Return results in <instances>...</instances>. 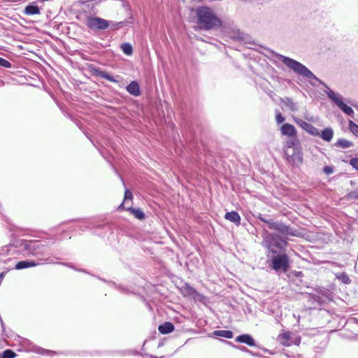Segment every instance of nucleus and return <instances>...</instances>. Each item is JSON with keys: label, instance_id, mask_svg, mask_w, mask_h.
Listing matches in <instances>:
<instances>
[{"label": "nucleus", "instance_id": "2", "mask_svg": "<svg viewBox=\"0 0 358 358\" xmlns=\"http://www.w3.org/2000/svg\"><path fill=\"white\" fill-rule=\"evenodd\" d=\"M196 24L201 30L210 31L222 26L221 20L215 12L208 6H200L196 10Z\"/></svg>", "mask_w": 358, "mask_h": 358}, {"label": "nucleus", "instance_id": "25", "mask_svg": "<svg viewBox=\"0 0 358 358\" xmlns=\"http://www.w3.org/2000/svg\"><path fill=\"white\" fill-rule=\"evenodd\" d=\"M349 128L352 133L358 136V125L352 122V120L349 121Z\"/></svg>", "mask_w": 358, "mask_h": 358}, {"label": "nucleus", "instance_id": "13", "mask_svg": "<svg viewBox=\"0 0 358 358\" xmlns=\"http://www.w3.org/2000/svg\"><path fill=\"white\" fill-rule=\"evenodd\" d=\"M127 91L131 95L138 96L141 94L139 85L136 81L131 82L126 87Z\"/></svg>", "mask_w": 358, "mask_h": 358}, {"label": "nucleus", "instance_id": "15", "mask_svg": "<svg viewBox=\"0 0 358 358\" xmlns=\"http://www.w3.org/2000/svg\"><path fill=\"white\" fill-rule=\"evenodd\" d=\"M158 330L161 334H167L173 331L174 325L171 322H166L159 326Z\"/></svg>", "mask_w": 358, "mask_h": 358}, {"label": "nucleus", "instance_id": "33", "mask_svg": "<svg viewBox=\"0 0 358 358\" xmlns=\"http://www.w3.org/2000/svg\"><path fill=\"white\" fill-rule=\"evenodd\" d=\"M348 196L352 199H358V189L354 192H350L348 194Z\"/></svg>", "mask_w": 358, "mask_h": 358}, {"label": "nucleus", "instance_id": "11", "mask_svg": "<svg viewBox=\"0 0 358 358\" xmlns=\"http://www.w3.org/2000/svg\"><path fill=\"white\" fill-rule=\"evenodd\" d=\"M282 236H295L296 234L292 231V229L281 222H276L275 229Z\"/></svg>", "mask_w": 358, "mask_h": 358}, {"label": "nucleus", "instance_id": "39", "mask_svg": "<svg viewBox=\"0 0 358 358\" xmlns=\"http://www.w3.org/2000/svg\"><path fill=\"white\" fill-rule=\"evenodd\" d=\"M45 262L50 264L52 263V259L50 258L45 259Z\"/></svg>", "mask_w": 358, "mask_h": 358}, {"label": "nucleus", "instance_id": "36", "mask_svg": "<svg viewBox=\"0 0 358 358\" xmlns=\"http://www.w3.org/2000/svg\"><path fill=\"white\" fill-rule=\"evenodd\" d=\"M293 145H294V140H291V141H287V145L289 147H291Z\"/></svg>", "mask_w": 358, "mask_h": 358}, {"label": "nucleus", "instance_id": "8", "mask_svg": "<svg viewBox=\"0 0 358 358\" xmlns=\"http://www.w3.org/2000/svg\"><path fill=\"white\" fill-rule=\"evenodd\" d=\"M180 292L184 296L189 297L195 301H206V298L201 294L197 292L193 287L185 284L180 288Z\"/></svg>", "mask_w": 358, "mask_h": 358}, {"label": "nucleus", "instance_id": "30", "mask_svg": "<svg viewBox=\"0 0 358 358\" xmlns=\"http://www.w3.org/2000/svg\"><path fill=\"white\" fill-rule=\"evenodd\" d=\"M275 120H276V122L278 124H280V123H282L284 122L285 120V118L282 115V114L280 113H276V115H275Z\"/></svg>", "mask_w": 358, "mask_h": 358}, {"label": "nucleus", "instance_id": "21", "mask_svg": "<svg viewBox=\"0 0 358 358\" xmlns=\"http://www.w3.org/2000/svg\"><path fill=\"white\" fill-rule=\"evenodd\" d=\"M24 13L27 15H36L40 13V10L36 6L29 5L25 8Z\"/></svg>", "mask_w": 358, "mask_h": 358}, {"label": "nucleus", "instance_id": "24", "mask_svg": "<svg viewBox=\"0 0 358 358\" xmlns=\"http://www.w3.org/2000/svg\"><path fill=\"white\" fill-rule=\"evenodd\" d=\"M336 145L343 148H348L352 145V143L345 139H339L337 141Z\"/></svg>", "mask_w": 358, "mask_h": 358}, {"label": "nucleus", "instance_id": "28", "mask_svg": "<svg viewBox=\"0 0 358 358\" xmlns=\"http://www.w3.org/2000/svg\"><path fill=\"white\" fill-rule=\"evenodd\" d=\"M338 279L341 280L342 282L345 284H349L350 282V279L348 275L345 273H342L338 276Z\"/></svg>", "mask_w": 358, "mask_h": 358}, {"label": "nucleus", "instance_id": "26", "mask_svg": "<svg viewBox=\"0 0 358 358\" xmlns=\"http://www.w3.org/2000/svg\"><path fill=\"white\" fill-rule=\"evenodd\" d=\"M15 353L11 350H6L3 351L2 357L3 358H14L15 357Z\"/></svg>", "mask_w": 358, "mask_h": 358}, {"label": "nucleus", "instance_id": "29", "mask_svg": "<svg viewBox=\"0 0 358 358\" xmlns=\"http://www.w3.org/2000/svg\"><path fill=\"white\" fill-rule=\"evenodd\" d=\"M0 66L5 68H10L11 64L8 60L0 57Z\"/></svg>", "mask_w": 358, "mask_h": 358}, {"label": "nucleus", "instance_id": "17", "mask_svg": "<svg viewBox=\"0 0 358 358\" xmlns=\"http://www.w3.org/2000/svg\"><path fill=\"white\" fill-rule=\"evenodd\" d=\"M319 136H320L324 141L330 142L334 136V131L330 127L325 128L321 133L320 132Z\"/></svg>", "mask_w": 358, "mask_h": 358}, {"label": "nucleus", "instance_id": "27", "mask_svg": "<svg viewBox=\"0 0 358 358\" xmlns=\"http://www.w3.org/2000/svg\"><path fill=\"white\" fill-rule=\"evenodd\" d=\"M100 76L101 78H105L106 80H109L112 83L117 82V80L116 79H115L114 77H113L112 76H110V74H108L107 73L102 72Z\"/></svg>", "mask_w": 358, "mask_h": 358}, {"label": "nucleus", "instance_id": "43", "mask_svg": "<svg viewBox=\"0 0 358 358\" xmlns=\"http://www.w3.org/2000/svg\"><path fill=\"white\" fill-rule=\"evenodd\" d=\"M354 106L357 108V106ZM357 108H358V106H357Z\"/></svg>", "mask_w": 358, "mask_h": 358}, {"label": "nucleus", "instance_id": "35", "mask_svg": "<svg viewBox=\"0 0 358 358\" xmlns=\"http://www.w3.org/2000/svg\"><path fill=\"white\" fill-rule=\"evenodd\" d=\"M286 100V104L289 106L291 108H293V107L294 106V103L290 99L287 98Z\"/></svg>", "mask_w": 358, "mask_h": 358}, {"label": "nucleus", "instance_id": "5", "mask_svg": "<svg viewBox=\"0 0 358 358\" xmlns=\"http://www.w3.org/2000/svg\"><path fill=\"white\" fill-rule=\"evenodd\" d=\"M278 341L285 347L292 345H299L301 343V336L292 331H283L278 335Z\"/></svg>", "mask_w": 358, "mask_h": 358}, {"label": "nucleus", "instance_id": "37", "mask_svg": "<svg viewBox=\"0 0 358 358\" xmlns=\"http://www.w3.org/2000/svg\"><path fill=\"white\" fill-rule=\"evenodd\" d=\"M259 219L262 221V222H264L266 224V222H268L269 220H266L262 217H259Z\"/></svg>", "mask_w": 358, "mask_h": 358}, {"label": "nucleus", "instance_id": "23", "mask_svg": "<svg viewBox=\"0 0 358 358\" xmlns=\"http://www.w3.org/2000/svg\"><path fill=\"white\" fill-rule=\"evenodd\" d=\"M132 200V194L129 189H126L124 192V201L120 205L118 209H122L124 208V203H127L128 201Z\"/></svg>", "mask_w": 358, "mask_h": 358}, {"label": "nucleus", "instance_id": "4", "mask_svg": "<svg viewBox=\"0 0 358 358\" xmlns=\"http://www.w3.org/2000/svg\"><path fill=\"white\" fill-rule=\"evenodd\" d=\"M264 243L265 247L273 254L278 253V250H275V248L280 250L287 243L282 236L274 233H266L264 236Z\"/></svg>", "mask_w": 358, "mask_h": 358}, {"label": "nucleus", "instance_id": "40", "mask_svg": "<svg viewBox=\"0 0 358 358\" xmlns=\"http://www.w3.org/2000/svg\"><path fill=\"white\" fill-rule=\"evenodd\" d=\"M64 265H66V266H68L69 267H72L71 266H70L69 264H64Z\"/></svg>", "mask_w": 358, "mask_h": 358}, {"label": "nucleus", "instance_id": "34", "mask_svg": "<svg viewBox=\"0 0 358 358\" xmlns=\"http://www.w3.org/2000/svg\"><path fill=\"white\" fill-rule=\"evenodd\" d=\"M324 172L329 175L333 173V169L330 166H325L324 168Z\"/></svg>", "mask_w": 358, "mask_h": 358}, {"label": "nucleus", "instance_id": "6", "mask_svg": "<svg viewBox=\"0 0 358 358\" xmlns=\"http://www.w3.org/2000/svg\"><path fill=\"white\" fill-rule=\"evenodd\" d=\"M271 267L276 271L286 272L289 268V258L286 254L274 256L271 259Z\"/></svg>", "mask_w": 358, "mask_h": 358}, {"label": "nucleus", "instance_id": "16", "mask_svg": "<svg viewBox=\"0 0 358 358\" xmlns=\"http://www.w3.org/2000/svg\"><path fill=\"white\" fill-rule=\"evenodd\" d=\"M39 263L35 262L34 261L25 260L20 261L15 265V268L20 270L29 267H33L39 265Z\"/></svg>", "mask_w": 358, "mask_h": 358}, {"label": "nucleus", "instance_id": "32", "mask_svg": "<svg viewBox=\"0 0 358 358\" xmlns=\"http://www.w3.org/2000/svg\"><path fill=\"white\" fill-rule=\"evenodd\" d=\"M276 222H274L272 220H269L268 222H266V224L268 225L269 229H275Z\"/></svg>", "mask_w": 358, "mask_h": 358}, {"label": "nucleus", "instance_id": "18", "mask_svg": "<svg viewBox=\"0 0 358 358\" xmlns=\"http://www.w3.org/2000/svg\"><path fill=\"white\" fill-rule=\"evenodd\" d=\"M289 162L293 165L298 166L302 164L303 158L300 153H294L290 157Z\"/></svg>", "mask_w": 358, "mask_h": 358}, {"label": "nucleus", "instance_id": "38", "mask_svg": "<svg viewBox=\"0 0 358 358\" xmlns=\"http://www.w3.org/2000/svg\"><path fill=\"white\" fill-rule=\"evenodd\" d=\"M259 219L262 221V222H264L266 224V222H268L269 220H266L262 217H259Z\"/></svg>", "mask_w": 358, "mask_h": 358}, {"label": "nucleus", "instance_id": "19", "mask_svg": "<svg viewBox=\"0 0 358 358\" xmlns=\"http://www.w3.org/2000/svg\"><path fill=\"white\" fill-rule=\"evenodd\" d=\"M213 335L226 338H231L233 337L232 331L229 330H216L213 332Z\"/></svg>", "mask_w": 358, "mask_h": 358}, {"label": "nucleus", "instance_id": "14", "mask_svg": "<svg viewBox=\"0 0 358 358\" xmlns=\"http://www.w3.org/2000/svg\"><path fill=\"white\" fill-rule=\"evenodd\" d=\"M236 342L243 343L248 345L249 346H255V341L253 338L249 334H243L236 338Z\"/></svg>", "mask_w": 358, "mask_h": 358}, {"label": "nucleus", "instance_id": "42", "mask_svg": "<svg viewBox=\"0 0 358 358\" xmlns=\"http://www.w3.org/2000/svg\"><path fill=\"white\" fill-rule=\"evenodd\" d=\"M0 358H3L2 356L0 355Z\"/></svg>", "mask_w": 358, "mask_h": 358}, {"label": "nucleus", "instance_id": "20", "mask_svg": "<svg viewBox=\"0 0 358 358\" xmlns=\"http://www.w3.org/2000/svg\"><path fill=\"white\" fill-rule=\"evenodd\" d=\"M127 209L129 210L132 215H134V217L138 220H143L145 217L144 213L139 208H132L129 207Z\"/></svg>", "mask_w": 358, "mask_h": 358}, {"label": "nucleus", "instance_id": "12", "mask_svg": "<svg viewBox=\"0 0 358 358\" xmlns=\"http://www.w3.org/2000/svg\"><path fill=\"white\" fill-rule=\"evenodd\" d=\"M224 218L234 223L236 226H238L241 224V217L239 214L236 211H231L227 213L224 215Z\"/></svg>", "mask_w": 358, "mask_h": 358}, {"label": "nucleus", "instance_id": "7", "mask_svg": "<svg viewBox=\"0 0 358 358\" xmlns=\"http://www.w3.org/2000/svg\"><path fill=\"white\" fill-rule=\"evenodd\" d=\"M85 24L92 30H103L108 27L110 23L106 20L98 17H89Z\"/></svg>", "mask_w": 358, "mask_h": 358}, {"label": "nucleus", "instance_id": "10", "mask_svg": "<svg viewBox=\"0 0 358 358\" xmlns=\"http://www.w3.org/2000/svg\"><path fill=\"white\" fill-rule=\"evenodd\" d=\"M280 132L283 136L296 138V130L292 124L288 123L282 124L280 127Z\"/></svg>", "mask_w": 358, "mask_h": 358}, {"label": "nucleus", "instance_id": "1", "mask_svg": "<svg viewBox=\"0 0 358 358\" xmlns=\"http://www.w3.org/2000/svg\"><path fill=\"white\" fill-rule=\"evenodd\" d=\"M278 58L288 68L292 69L294 73L301 76H303L308 79H314L323 85L326 90H324L325 94L328 98L333 101L345 114L353 117L354 110L353 109L347 106L343 101V96L339 93L335 92L327 87L322 80L318 79L306 66L301 63L283 55H278Z\"/></svg>", "mask_w": 358, "mask_h": 358}, {"label": "nucleus", "instance_id": "41", "mask_svg": "<svg viewBox=\"0 0 358 358\" xmlns=\"http://www.w3.org/2000/svg\"><path fill=\"white\" fill-rule=\"evenodd\" d=\"M50 353L51 354V355H52L53 354H55V352H50Z\"/></svg>", "mask_w": 358, "mask_h": 358}, {"label": "nucleus", "instance_id": "31", "mask_svg": "<svg viewBox=\"0 0 358 358\" xmlns=\"http://www.w3.org/2000/svg\"><path fill=\"white\" fill-rule=\"evenodd\" d=\"M350 165L352 166L354 169L358 170V158H352L350 162Z\"/></svg>", "mask_w": 358, "mask_h": 358}, {"label": "nucleus", "instance_id": "22", "mask_svg": "<svg viewBox=\"0 0 358 358\" xmlns=\"http://www.w3.org/2000/svg\"><path fill=\"white\" fill-rule=\"evenodd\" d=\"M122 52L127 55H131L133 53V48L131 44L128 43H122L120 46Z\"/></svg>", "mask_w": 358, "mask_h": 358}, {"label": "nucleus", "instance_id": "3", "mask_svg": "<svg viewBox=\"0 0 358 358\" xmlns=\"http://www.w3.org/2000/svg\"><path fill=\"white\" fill-rule=\"evenodd\" d=\"M47 242L41 240H23L21 242L20 247L22 250L27 255H38L41 254L42 250L46 247Z\"/></svg>", "mask_w": 358, "mask_h": 358}, {"label": "nucleus", "instance_id": "9", "mask_svg": "<svg viewBox=\"0 0 358 358\" xmlns=\"http://www.w3.org/2000/svg\"><path fill=\"white\" fill-rule=\"evenodd\" d=\"M294 121L301 127L302 128L303 130H305L306 132H308V134L313 135V136H318L320 135V131L318 129H317L315 127H314L313 125L302 120L300 118H298V117H294Z\"/></svg>", "mask_w": 358, "mask_h": 358}]
</instances>
